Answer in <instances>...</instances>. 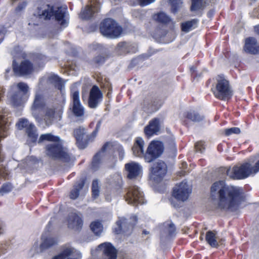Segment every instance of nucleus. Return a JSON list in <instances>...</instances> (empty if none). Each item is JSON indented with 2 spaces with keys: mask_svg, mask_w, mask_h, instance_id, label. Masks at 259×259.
Masks as SVG:
<instances>
[{
  "mask_svg": "<svg viewBox=\"0 0 259 259\" xmlns=\"http://www.w3.org/2000/svg\"><path fill=\"white\" fill-rule=\"evenodd\" d=\"M195 148L197 152H203L204 149V144L202 142H198L195 144Z\"/></svg>",
  "mask_w": 259,
  "mask_h": 259,
  "instance_id": "obj_45",
  "label": "nucleus"
},
{
  "mask_svg": "<svg viewBox=\"0 0 259 259\" xmlns=\"http://www.w3.org/2000/svg\"><path fill=\"white\" fill-rule=\"evenodd\" d=\"M117 228H115V232L116 234L124 233L130 234L133 230V225L124 218H119L116 222Z\"/></svg>",
  "mask_w": 259,
  "mask_h": 259,
  "instance_id": "obj_22",
  "label": "nucleus"
},
{
  "mask_svg": "<svg viewBox=\"0 0 259 259\" xmlns=\"http://www.w3.org/2000/svg\"><path fill=\"white\" fill-rule=\"evenodd\" d=\"M259 171V159L254 166H252L249 162L243 163L240 165L234 166L232 169H222V171L230 178L234 180H241L248 177L252 174H255Z\"/></svg>",
  "mask_w": 259,
  "mask_h": 259,
  "instance_id": "obj_3",
  "label": "nucleus"
},
{
  "mask_svg": "<svg viewBox=\"0 0 259 259\" xmlns=\"http://www.w3.org/2000/svg\"><path fill=\"white\" fill-rule=\"evenodd\" d=\"M216 89L214 92L215 96L223 100H227L233 95L232 91L229 85L228 81L223 75H218L217 77Z\"/></svg>",
  "mask_w": 259,
  "mask_h": 259,
  "instance_id": "obj_8",
  "label": "nucleus"
},
{
  "mask_svg": "<svg viewBox=\"0 0 259 259\" xmlns=\"http://www.w3.org/2000/svg\"><path fill=\"white\" fill-rule=\"evenodd\" d=\"M224 133L226 136H230L233 134H239L240 133V130L238 127H231L230 128L225 129Z\"/></svg>",
  "mask_w": 259,
  "mask_h": 259,
  "instance_id": "obj_44",
  "label": "nucleus"
},
{
  "mask_svg": "<svg viewBox=\"0 0 259 259\" xmlns=\"http://www.w3.org/2000/svg\"><path fill=\"white\" fill-rule=\"evenodd\" d=\"M198 20L197 19H193L188 21L181 24V29L183 32L187 33L197 26Z\"/></svg>",
  "mask_w": 259,
  "mask_h": 259,
  "instance_id": "obj_36",
  "label": "nucleus"
},
{
  "mask_svg": "<svg viewBox=\"0 0 259 259\" xmlns=\"http://www.w3.org/2000/svg\"><path fill=\"white\" fill-rule=\"evenodd\" d=\"M110 88H111V86L110 85V86L109 87V91H110Z\"/></svg>",
  "mask_w": 259,
  "mask_h": 259,
  "instance_id": "obj_58",
  "label": "nucleus"
},
{
  "mask_svg": "<svg viewBox=\"0 0 259 259\" xmlns=\"http://www.w3.org/2000/svg\"><path fill=\"white\" fill-rule=\"evenodd\" d=\"M163 145L159 141H152L149 145L144 155L145 160L151 162L157 158L163 152Z\"/></svg>",
  "mask_w": 259,
  "mask_h": 259,
  "instance_id": "obj_10",
  "label": "nucleus"
},
{
  "mask_svg": "<svg viewBox=\"0 0 259 259\" xmlns=\"http://www.w3.org/2000/svg\"><path fill=\"white\" fill-rule=\"evenodd\" d=\"M171 7V12L176 13L181 7L182 4V0H169Z\"/></svg>",
  "mask_w": 259,
  "mask_h": 259,
  "instance_id": "obj_40",
  "label": "nucleus"
},
{
  "mask_svg": "<svg viewBox=\"0 0 259 259\" xmlns=\"http://www.w3.org/2000/svg\"><path fill=\"white\" fill-rule=\"evenodd\" d=\"M153 19L158 23L166 24L173 22L171 18L164 12H159L153 16Z\"/></svg>",
  "mask_w": 259,
  "mask_h": 259,
  "instance_id": "obj_35",
  "label": "nucleus"
},
{
  "mask_svg": "<svg viewBox=\"0 0 259 259\" xmlns=\"http://www.w3.org/2000/svg\"><path fill=\"white\" fill-rule=\"evenodd\" d=\"M109 146V144L107 143L102 148L101 151L97 153L94 157L92 162V168L96 170L99 167L101 163V158L104 156V152L106 150Z\"/></svg>",
  "mask_w": 259,
  "mask_h": 259,
  "instance_id": "obj_30",
  "label": "nucleus"
},
{
  "mask_svg": "<svg viewBox=\"0 0 259 259\" xmlns=\"http://www.w3.org/2000/svg\"><path fill=\"white\" fill-rule=\"evenodd\" d=\"M144 142L141 138H137L134 144L132 150L134 155L138 157H144Z\"/></svg>",
  "mask_w": 259,
  "mask_h": 259,
  "instance_id": "obj_29",
  "label": "nucleus"
},
{
  "mask_svg": "<svg viewBox=\"0 0 259 259\" xmlns=\"http://www.w3.org/2000/svg\"><path fill=\"white\" fill-rule=\"evenodd\" d=\"M183 164L184 165V164H185V165H186V163L184 162Z\"/></svg>",
  "mask_w": 259,
  "mask_h": 259,
  "instance_id": "obj_59",
  "label": "nucleus"
},
{
  "mask_svg": "<svg viewBox=\"0 0 259 259\" xmlns=\"http://www.w3.org/2000/svg\"><path fill=\"white\" fill-rule=\"evenodd\" d=\"M116 50L120 54H125L135 52L136 50V48L126 42H120L117 45Z\"/></svg>",
  "mask_w": 259,
  "mask_h": 259,
  "instance_id": "obj_31",
  "label": "nucleus"
},
{
  "mask_svg": "<svg viewBox=\"0 0 259 259\" xmlns=\"http://www.w3.org/2000/svg\"><path fill=\"white\" fill-rule=\"evenodd\" d=\"M176 234V227L170 221L164 223L160 228V235L161 239H167Z\"/></svg>",
  "mask_w": 259,
  "mask_h": 259,
  "instance_id": "obj_21",
  "label": "nucleus"
},
{
  "mask_svg": "<svg viewBox=\"0 0 259 259\" xmlns=\"http://www.w3.org/2000/svg\"><path fill=\"white\" fill-rule=\"evenodd\" d=\"M100 30L105 36L111 38L119 37L122 33V27L112 19H106L100 24Z\"/></svg>",
  "mask_w": 259,
  "mask_h": 259,
  "instance_id": "obj_6",
  "label": "nucleus"
},
{
  "mask_svg": "<svg viewBox=\"0 0 259 259\" xmlns=\"http://www.w3.org/2000/svg\"><path fill=\"white\" fill-rule=\"evenodd\" d=\"M102 98V94L99 88L94 85L91 90L88 101L89 106L91 108H95Z\"/></svg>",
  "mask_w": 259,
  "mask_h": 259,
  "instance_id": "obj_19",
  "label": "nucleus"
},
{
  "mask_svg": "<svg viewBox=\"0 0 259 259\" xmlns=\"http://www.w3.org/2000/svg\"><path fill=\"white\" fill-rule=\"evenodd\" d=\"M125 168L128 172L127 177L133 179L138 177L141 173L142 167L137 163L131 162L125 165Z\"/></svg>",
  "mask_w": 259,
  "mask_h": 259,
  "instance_id": "obj_25",
  "label": "nucleus"
},
{
  "mask_svg": "<svg viewBox=\"0 0 259 259\" xmlns=\"http://www.w3.org/2000/svg\"><path fill=\"white\" fill-rule=\"evenodd\" d=\"M9 71V70H7V72H8Z\"/></svg>",
  "mask_w": 259,
  "mask_h": 259,
  "instance_id": "obj_60",
  "label": "nucleus"
},
{
  "mask_svg": "<svg viewBox=\"0 0 259 259\" xmlns=\"http://www.w3.org/2000/svg\"><path fill=\"white\" fill-rule=\"evenodd\" d=\"M160 129L159 120L158 118H154L151 120L148 125L144 128V133L148 137H150L154 135H157Z\"/></svg>",
  "mask_w": 259,
  "mask_h": 259,
  "instance_id": "obj_24",
  "label": "nucleus"
},
{
  "mask_svg": "<svg viewBox=\"0 0 259 259\" xmlns=\"http://www.w3.org/2000/svg\"><path fill=\"white\" fill-rule=\"evenodd\" d=\"M13 67L14 73L19 76L28 75L33 71V64L27 60L22 61L20 64H17L14 60Z\"/></svg>",
  "mask_w": 259,
  "mask_h": 259,
  "instance_id": "obj_16",
  "label": "nucleus"
},
{
  "mask_svg": "<svg viewBox=\"0 0 259 259\" xmlns=\"http://www.w3.org/2000/svg\"><path fill=\"white\" fill-rule=\"evenodd\" d=\"M203 7V0H192L191 10L196 11L202 9Z\"/></svg>",
  "mask_w": 259,
  "mask_h": 259,
  "instance_id": "obj_39",
  "label": "nucleus"
},
{
  "mask_svg": "<svg viewBox=\"0 0 259 259\" xmlns=\"http://www.w3.org/2000/svg\"><path fill=\"white\" fill-rule=\"evenodd\" d=\"M48 83L52 84L56 88L62 91L64 88V84L62 80L57 75H50L48 78Z\"/></svg>",
  "mask_w": 259,
  "mask_h": 259,
  "instance_id": "obj_34",
  "label": "nucleus"
},
{
  "mask_svg": "<svg viewBox=\"0 0 259 259\" xmlns=\"http://www.w3.org/2000/svg\"><path fill=\"white\" fill-rule=\"evenodd\" d=\"M117 181L119 187H120L122 185V179H121V178L120 176H117Z\"/></svg>",
  "mask_w": 259,
  "mask_h": 259,
  "instance_id": "obj_54",
  "label": "nucleus"
},
{
  "mask_svg": "<svg viewBox=\"0 0 259 259\" xmlns=\"http://www.w3.org/2000/svg\"><path fill=\"white\" fill-rule=\"evenodd\" d=\"M26 6V3L25 2L22 3L20 4L18 7L16 8V11L17 12H19L23 10L24 8H25Z\"/></svg>",
  "mask_w": 259,
  "mask_h": 259,
  "instance_id": "obj_49",
  "label": "nucleus"
},
{
  "mask_svg": "<svg viewBox=\"0 0 259 259\" xmlns=\"http://www.w3.org/2000/svg\"><path fill=\"white\" fill-rule=\"evenodd\" d=\"M84 98H85V96H84V94L82 93V99L84 100Z\"/></svg>",
  "mask_w": 259,
  "mask_h": 259,
  "instance_id": "obj_57",
  "label": "nucleus"
},
{
  "mask_svg": "<svg viewBox=\"0 0 259 259\" xmlns=\"http://www.w3.org/2000/svg\"><path fill=\"white\" fill-rule=\"evenodd\" d=\"M67 222L68 227L75 230H79L83 224L81 217L75 212H71L68 214Z\"/></svg>",
  "mask_w": 259,
  "mask_h": 259,
  "instance_id": "obj_20",
  "label": "nucleus"
},
{
  "mask_svg": "<svg viewBox=\"0 0 259 259\" xmlns=\"http://www.w3.org/2000/svg\"><path fill=\"white\" fill-rule=\"evenodd\" d=\"M169 147L171 150V152L175 154L177 152V149L176 148V144L174 140H170L169 142Z\"/></svg>",
  "mask_w": 259,
  "mask_h": 259,
  "instance_id": "obj_47",
  "label": "nucleus"
},
{
  "mask_svg": "<svg viewBox=\"0 0 259 259\" xmlns=\"http://www.w3.org/2000/svg\"><path fill=\"white\" fill-rule=\"evenodd\" d=\"M44 140L50 141L51 143L46 147V154L54 159H59L64 162L71 160L70 154L66 148L63 146V141L59 137L55 136L51 134L41 135L38 140L40 143Z\"/></svg>",
  "mask_w": 259,
  "mask_h": 259,
  "instance_id": "obj_2",
  "label": "nucleus"
},
{
  "mask_svg": "<svg viewBox=\"0 0 259 259\" xmlns=\"http://www.w3.org/2000/svg\"><path fill=\"white\" fill-rule=\"evenodd\" d=\"M90 227L92 231L97 235H99L103 230V226L99 222H93Z\"/></svg>",
  "mask_w": 259,
  "mask_h": 259,
  "instance_id": "obj_38",
  "label": "nucleus"
},
{
  "mask_svg": "<svg viewBox=\"0 0 259 259\" xmlns=\"http://www.w3.org/2000/svg\"><path fill=\"white\" fill-rule=\"evenodd\" d=\"M5 92V88L4 87L0 86V101L2 100V98L4 97Z\"/></svg>",
  "mask_w": 259,
  "mask_h": 259,
  "instance_id": "obj_51",
  "label": "nucleus"
},
{
  "mask_svg": "<svg viewBox=\"0 0 259 259\" xmlns=\"http://www.w3.org/2000/svg\"><path fill=\"white\" fill-rule=\"evenodd\" d=\"M27 160L28 161V163H29L31 161L32 162H33L34 163H35L37 162V160L33 157H30L27 159Z\"/></svg>",
  "mask_w": 259,
  "mask_h": 259,
  "instance_id": "obj_53",
  "label": "nucleus"
},
{
  "mask_svg": "<svg viewBox=\"0 0 259 259\" xmlns=\"http://www.w3.org/2000/svg\"><path fill=\"white\" fill-rule=\"evenodd\" d=\"M5 30L4 27L0 28V43L3 39L4 38V34L5 33Z\"/></svg>",
  "mask_w": 259,
  "mask_h": 259,
  "instance_id": "obj_52",
  "label": "nucleus"
},
{
  "mask_svg": "<svg viewBox=\"0 0 259 259\" xmlns=\"http://www.w3.org/2000/svg\"><path fill=\"white\" fill-rule=\"evenodd\" d=\"M191 192L187 183L183 182L174 187L172 196L177 200L184 202L188 199Z\"/></svg>",
  "mask_w": 259,
  "mask_h": 259,
  "instance_id": "obj_15",
  "label": "nucleus"
},
{
  "mask_svg": "<svg viewBox=\"0 0 259 259\" xmlns=\"http://www.w3.org/2000/svg\"><path fill=\"white\" fill-rule=\"evenodd\" d=\"M255 31L259 34V25L256 26L254 27Z\"/></svg>",
  "mask_w": 259,
  "mask_h": 259,
  "instance_id": "obj_55",
  "label": "nucleus"
},
{
  "mask_svg": "<svg viewBox=\"0 0 259 259\" xmlns=\"http://www.w3.org/2000/svg\"><path fill=\"white\" fill-rule=\"evenodd\" d=\"M47 58L45 56L41 55H38L35 59V63L38 66V67L42 66L44 63L46 62Z\"/></svg>",
  "mask_w": 259,
  "mask_h": 259,
  "instance_id": "obj_43",
  "label": "nucleus"
},
{
  "mask_svg": "<svg viewBox=\"0 0 259 259\" xmlns=\"http://www.w3.org/2000/svg\"><path fill=\"white\" fill-rule=\"evenodd\" d=\"M44 105L42 97L41 95L36 94L32 106V114L36 120L39 119L37 114V110H39Z\"/></svg>",
  "mask_w": 259,
  "mask_h": 259,
  "instance_id": "obj_28",
  "label": "nucleus"
},
{
  "mask_svg": "<svg viewBox=\"0 0 259 259\" xmlns=\"http://www.w3.org/2000/svg\"><path fill=\"white\" fill-rule=\"evenodd\" d=\"M28 84L24 82L15 83L8 90L7 96L11 103L14 106H20L23 103V97L29 91Z\"/></svg>",
  "mask_w": 259,
  "mask_h": 259,
  "instance_id": "obj_5",
  "label": "nucleus"
},
{
  "mask_svg": "<svg viewBox=\"0 0 259 259\" xmlns=\"http://www.w3.org/2000/svg\"><path fill=\"white\" fill-rule=\"evenodd\" d=\"M84 185V180L81 179L74 185L70 194L71 199H75L78 197L80 191L83 189Z\"/></svg>",
  "mask_w": 259,
  "mask_h": 259,
  "instance_id": "obj_33",
  "label": "nucleus"
},
{
  "mask_svg": "<svg viewBox=\"0 0 259 259\" xmlns=\"http://www.w3.org/2000/svg\"><path fill=\"white\" fill-rule=\"evenodd\" d=\"M101 124V121H99L98 122V123H97V125H96V127L95 131H94L93 133V137H94L96 136V133L98 132V130L100 128Z\"/></svg>",
  "mask_w": 259,
  "mask_h": 259,
  "instance_id": "obj_50",
  "label": "nucleus"
},
{
  "mask_svg": "<svg viewBox=\"0 0 259 259\" xmlns=\"http://www.w3.org/2000/svg\"><path fill=\"white\" fill-rule=\"evenodd\" d=\"M191 70L193 72H194L195 71V68L194 67H192L191 68Z\"/></svg>",
  "mask_w": 259,
  "mask_h": 259,
  "instance_id": "obj_56",
  "label": "nucleus"
},
{
  "mask_svg": "<svg viewBox=\"0 0 259 259\" xmlns=\"http://www.w3.org/2000/svg\"><path fill=\"white\" fill-rule=\"evenodd\" d=\"M66 12L67 9L65 7L53 8L47 5L46 8L42 10L38 9L37 15L40 19L44 20L55 18L61 26L65 27L68 23L67 21L65 19Z\"/></svg>",
  "mask_w": 259,
  "mask_h": 259,
  "instance_id": "obj_4",
  "label": "nucleus"
},
{
  "mask_svg": "<svg viewBox=\"0 0 259 259\" xmlns=\"http://www.w3.org/2000/svg\"><path fill=\"white\" fill-rule=\"evenodd\" d=\"M78 257H80L78 251L69 245H66L62 247L61 252L52 259H78Z\"/></svg>",
  "mask_w": 259,
  "mask_h": 259,
  "instance_id": "obj_18",
  "label": "nucleus"
},
{
  "mask_svg": "<svg viewBox=\"0 0 259 259\" xmlns=\"http://www.w3.org/2000/svg\"><path fill=\"white\" fill-rule=\"evenodd\" d=\"M212 197L218 196V206L224 210L235 211L244 201L243 190L240 187L226 185L223 181L216 182L211 187Z\"/></svg>",
  "mask_w": 259,
  "mask_h": 259,
  "instance_id": "obj_1",
  "label": "nucleus"
},
{
  "mask_svg": "<svg viewBox=\"0 0 259 259\" xmlns=\"http://www.w3.org/2000/svg\"><path fill=\"white\" fill-rule=\"evenodd\" d=\"M105 61V58L102 56H98L96 57H95L94 60L93 62L98 65H101L103 64Z\"/></svg>",
  "mask_w": 259,
  "mask_h": 259,
  "instance_id": "obj_46",
  "label": "nucleus"
},
{
  "mask_svg": "<svg viewBox=\"0 0 259 259\" xmlns=\"http://www.w3.org/2000/svg\"><path fill=\"white\" fill-rule=\"evenodd\" d=\"M63 112L62 107L60 106L58 109L55 110L53 108H48L46 110L44 120L47 125L49 126L53 123L55 117L59 119L61 117V114Z\"/></svg>",
  "mask_w": 259,
  "mask_h": 259,
  "instance_id": "obj_23",
  "label": "nucleus"
},
{
  "mask_svg": "<svg viewBox=\"0 0 259 259\" xmlns=\"http://www.w3.org/2000/svg\"><path fill=\"white\" fill-rule=\"evenodd\" d=\"M18 128L20 130L25 129L28 135L27 142L35 143L37 139L38 135L36 133V129L34 124L30 123L26 119H21L17 123Z\"/></svg>",
  "mask_w": 259,
  "mask_h": 259,
  "instance_id": "obj_12",
  "label": "nucleus"
},
{
  "mask_svg": "<svg viewBox=\"0 0 259 259\" xmlns=\"http://www.w3.org/2000/svg\"><path fill=\"white\" fill-rule=\"evenodd\" d=\"M99 6L94 4L91 6H87L80 12V17L82 19L88 20L93 17L94 14L98 12Z\"/></svg>",
  "mask_w": 259,
  "mask_h": 259,
  "instance_id": "obj_26",
  "label": "nucleus"
},
{
  "mask_svg": "<svg viewBox=\"0 0 259 259\" xmlns=\"http://www.w3.org/2000/svg\"><path fill=\"white\" fill-rule=\"evenodd\" d=\"M125 190L126 193L125 199L128 203L137 205L138 204H142L145 202L143 192L138 186L132 184H130L125 189Z\"/></svg>",
  "mask_w": 259,
  "mask_h": 259,
  "instance_id": "obj_7",
  "label": "nucleus"
},
{
  "mask_svg": "<svg viewBox=\"0 0 259 259\" xmlns=\"http://www.w3.org/2000/svg\"><path fill=\"white\" fill-rule=\"evenodd\" d=\"M71 98L72 100L71 110L73 114L77 117L80 118V120L82 119L84 115V108L81 105L79 92L78 91H74L72 92L71 95Z\"/></svg>",
  "mask_w": 259,
  "mask_h": 259,
  "instance_id": "obj_17",
  "label": "nucleus"
},
{
  "mask_svg": "<svg viewBox=\"0 0 259 259\" xmlns=\"http://www.w3.org/2000/svg\"><path fill=\"white\" fill-rule=\"evenodd\" d=\"M92 193L93 197L96 198L99 194V183L97 180H94L92 183Z\"/></svg>",
  "mask_w": 259,
  "mask_h": 259,
  "instance_id": "obj_42",
  "label": "nucleus"
},
{
  "mask_svg": "<svg viewBox=\"0 0 259 259\" xmlns=\"http://www.w3.org/2000/svg\"><path fill=\"white\" fill-rule=\"evenodd\" d=\"M155 0H138L140 5L142 6L149 5L153 3Z\"/></svg>",
  "mask_w": 259,
  "mask_h": 259,
  "instance_id": "obj_48",
  "label": "nucleus"
},
{
  "mask_svg": "<svg viewBox=\"0 0 259 259\" xmlns=\"http://www.w3.org/2000/svg\"><path fill=\"white\" fill-rule=\"evenodd\" d=\"M73 136L79 149H84L87 147L92 136L87 134V131L83 126H79L74 129Z\"/></svg>",
  "mask_w": 259,
  "mask_h": 259,
  "instance_id": "obj_14",
  "label": "nucleus"
},
{
  "mask_svg": "<svg viewBox=\"0 0 259 259\" xmlns=\"http://www.w3.org/2000/svg\"><path fill=\"white\" fill-rule=\"evenodd\" d=\"M58 241L56 238L43 234L41 237V243L38 244L37 242H35L32 248L30 249V255L33 256L35 254L42 253L54 246L56 245Z\"/></svg>",
  "mask_w": 259,
  "mask_h": 259,
  "instance_id": "obj_9",
  "label": "nucleus"
},
{
  "mask_svg": "<svg viewBox=\"0 0 259 259\" xmlns=\"http://www.w3.org/2000/svg\"><path fill=\"white\" fill-rule=\"evenodd\" d=\"M13 186L11 183H5L3 185L0 189V196H3L4 194L10 192L12 191Z\"/></svg>",
  "mask_w": 259,
  "mask_h": 259,
  "instance_id": "obj_41",
  "label": "nucleus"
},
{
  "mask_svg": "<svg viewBox=\"0 0 259 259\" xmlns=\"http://www.w3.org/2000/svg\"><path fill=\"white\" fill-rule=\"evenodd\" d=\"M186 117L188 119L194 122H200L202 121L204 118V116L203 115L200 114V113L194 111H190L188 112Z\"/></svg>",
  "mask_w": 259,
  "mask_h": 259,
  "instance_id": "obj_37",
  "label": "nucleus"
},
{
  "mask_svg": "<svg viewBox=\"0 0 259 259\" xmlns=\"http://www.w3.org/2000/svg\"><path fill=\"white\" fill-rule=\"evenodd\" d=\"M217 232L215 231H209L206 232L205 240L208 244L213 247H217L219 246V242L217 241L218 237L216 236Z\"/></svg>",
  "mask_w": 259,
  "mask_h": 259,
  "instance_id": "obj_32",
  "label": "nucleus"
},
{
  "mask_svg": "<svg viewBox=\"0 0 259 259\" xmlns=\"http://www.w3.org/2000/svg\"><path fill=\"white\" fill-rule=\"evenodd\" d=\"M244 50L245 52L252 54L259 53V46L255 38L254 37L246 38Z\"/></svg>",
  "mask_w": 259,
  "mask_h": 259,
  "instance_id": "obj_27",
  "label": "nucleus"
},
{
  "mask_svg": "<svg viewBox=\"0 0 259 259\" xmlns=\"http://www.w3.org/2000/svg\"><path fill=\"white\" fill-rule=\"evenodd\" d=\"M101 251L103 253L102 259H117V250L109 242L100 244L95 250H92V255H96V252Z\"/></svg>",
  "mask_w": 259,
  "mask_h": 259,
  "instance_id": "obj_13",
  "label": "nucleus"
},
{
  "mask_svg": "<svg viewBox=\"0 0 259 259\" xmlns=\"http://www.w3.org/2000/svg\"><path fill=\"white\" fill-rule=\"evenodd\" d=\"M167 167L165 163L161 161L158 160L154 163L150 168V179L159 182L161 181L166 173Z\"/></svg>",
  "mask_w": 259,
  "mask_h": 259,
  "instance_id": "obj_11",
  "label": "nucleus"
}]
</instances>
